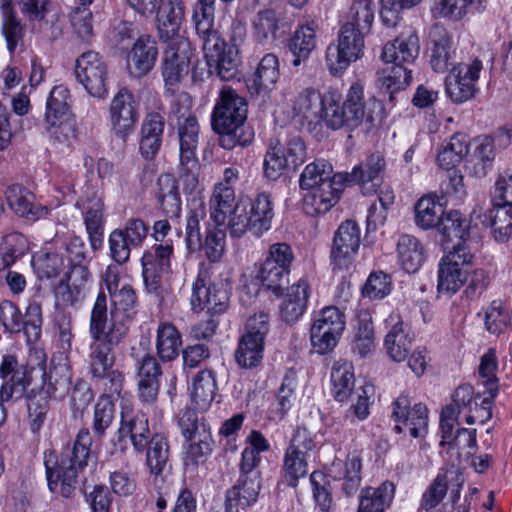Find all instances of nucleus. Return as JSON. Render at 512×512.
<instances>
[{"mask_svg": "<svg viewBox=\"0 0 512 512\" xmlns=\"http://www.w3.org/2000/svg\"><path fill=\"white\" fill-rule=\"evenodd\" d=\"M70 113L69 90L62 86H55L47 99L45 121L68 118Z\"/></svg>", "mask_w": 512, "mask_h": 512, "instance_id": "obj_60", "label": "nucleus"}, {"mask_svg": "<svg viewBox=\"0 0 512 512\" xmlns=\"http://www.w3.org/2000/svg\"><path fill=\"white\" fill-rule=\"evenodd\" d=\"M264 342L243 335L235 352L237 364L246 369H251L260 364L263 358Z\"/></svg>", "mask_w": 512, "mask_h": 512, "instance_id": "obj_58", "label": "nucleus"}, {"mask_svg": "<svg viewBox=\"0 0 512 512\" xmlns=\"http://www.w3.org/2000/svg\"><path fill=\"white\" fill-rule=\"evenodd\" d=\"M155 12L157 29L163 41L180 36L179 29L185 14L183 0H159Z\"/></svg>", "mask_w": 512, "mask_h": 512, "instance_id": "obj_29", "label": "nucleus"}, {"mask_svg": "<svg viewBox=\"0 0 512 512\" xmlns=\"http://www.w3.org/2000/svg\"><path fill=\"white\" fill-rule=\"evenodd\" d=\"M360 228L353 220L344 221L337 229L331 249V260L339 269L348 268L360 247Z\"/></svg>", "mask_w": 512, "mask_h": 512, "instance_id": "obj_20", "label": "nucleus"}, {"mask_svg": "<svg viewBox=\"0 0 512 512\" xmlns=\"http://www.w3.org/2000/svg\"><path fill=\"white\" fill-rule=\"evenodd\" d=\"M489 223L496 241L506 242L512 236V206L494 203L483 223Z\"/></svg>", "mask_w": 512, "mask_h": 512, "instance_id": "obj_52", "label": "nucleus"}, {"mask_svg": "<svg viewBox=\"0 0 512 512\" xmlns=\"http://www.w3.org/2000/svg\"><path fill=\"white\" fill-rule=\"evenodd\" d=\"M391 417L396 423L394 431L402 433L408 430L413 438L424 437L428 432V409L423 403L411 407L408 394L401 393L391 404Z\"/></svg>", "mask_w": 512, "mask_h": 512, "instance_id": "obj_13", "label": "nucleus"}, {"mask_svg": "<svg viewBox=\"0 0 512 512\" xmlns=\"http://www.w3.org/2000/svg\"><path fill=\"white\" fill-rule=\"evenodd\" d=\"M311 328H320L321 331L332 332L334 335L341 336L345 328V316L335 306L325 307L314 320Z\"/></svg>", "mask_w": 512, "mask_h": 512, "instance_id": "obj_64", "label": "nucleus"}, {"mask_svg": "<svg viewBox=\"0 0 512 512\" xmlns=\"http://www.w3.org/2000/svg\"><path fill=\"white\" fill-rule=\"evenodd\" d=\"M206 219V207L200 200H192L186 219L185 241L188 250L196 251L202 247L200 223Z\"/></svg>", "mask_w": 512, "mask_h": 512, "instance_id": "obj_51", "label": "nucleus"}, {"mask_svg": "<svg viewBox=\"0 0 512 512\" xmlns=\"http://www.w3.org/2000/svg\"><path fill=\"white\" fill-rule=\"evenodd\" d=\"M135 367L140 400L148 404L154 403L159 393L162 376L160 364L154 356L145 354L136 359Z\"/></svg>", "mask_w": 512, "mask_h": 512, "instance_id": "obj_24", "label": "nucleus"}, {"mask_svg": "<svg viewBox=\"0 0 512 512\" xmlns=\"http://www.w3.org/2000/svg\"><path fill=\"white\" fill-rule=\"evenodd\" d=\"M385 323L389 328L384 339L386 353L393 361L402 362L412 348L413 339L409 334V327L398 313H391Z\"/></svg>", "mask_w": 512, "mask_h": 512, "instance_id": "obj_23", "label": "nucleus"}, {"mask_svg": "<svg viewBox=\"0 0 512 512\" xmlns=\"http://www.w3.org/2000/svg\"><path fill=\"white\" fill-rule=\"evenodd\" d=\"M364 33L351 25H343L336 44L332 43L326 50V65L333 75H341L352 62L363 54Z\"/></svg>", "mask_w": 512, "mask_h": 512, "instance_id": "obj_9", "label": "nucleus"}, {"mask_svg": "<svg viewBox=\"0 0 512 512\" xmlns=\"http://www.w3.org/2000/svg\"><path fill=\"white\" fill-rule=\"evenodd\" d=\"M217 383L214 373L205 369L197 373L193 380L192 400L200 408L208 407L215 399Z\"/></svg>", "mask_w": 512, "mask_h": 512, "instance_id": "obj_54", "label": "nucleus"}, {"mask_svg": "<svg viewBox=\"0 0 512 512\" xmlns=\"http://www.w3.org/2000/svg\"><path fill=\"white\" fill-rule=\"evenodd\" d=\"M374 349L375 336L372 319L367 313L360 314L357 318L352 350L360 357H366Z\"/></svg>", "mask_w": 512, "mask_h": 512, "instance_id": "obj_56", "label": "nucleus"}, {"mask_svg": "<svg viewBox=\"0 0 512 512\" xmlns=\"http://www.w3.org/2000/svg\"><path fill=\"white\" fill-rule=\"evenodd\" d=\"M157 200L163 213L177 218L181 212V197L178 182L171 174H162L157 180Z\"/></svg>", "mask_w": 512, "mask_h": 512, "instance_id": "obj_43", "label": "nucleus"}, {"mask_svg": "<svg viewBox=\"0 0 512 512\" xmlns=\"http://www.w3.org/2000/svg\"><path fill=\"white\" fill-rule=\"evenodd\" d=\"M280 21L279 14L272 9L259 11L253 23L256 39L259 42H264L270 38L275 40L280 28Z\"/></svg>", "mask_w": 512, "mask_h": 512, "instance_id": "obj_61", "label": "nucleus"}, {"mask_svg": "<svg viewBox=\"0 0 512 512\" xmlns=\"http://www.w3.org/2000/svg\"><path fill=\"white\" fill-rule=\"evenodd\" d=\"M209 73L216 74L221 80L229 81L238 74L240 59L235 46L229 45L219 32L199 37Z\"/></svg>", "mask_w": 512, "mask_h": 512, "instance_id": "obj_8", "label": "nucleus"}, {"mask_svg": "<svg viewBox=\"0 0 512 512\" xmlns=\"http://www.w3.org/2000/svg\"><path fill=\"white\" fill-rule=\"evenodd\" d=\"M33 368L20 363L16 356H3L0 365V377L3 384L0 389L2 401H9L14 394L22 395L31 384Z\"/></svg>", "mask_w": 512, "mask_h": 512, "instance_id": "obj_21", "label": "nucleus"}, {"mask_svg": "<svg viewBox=\"0 0 512 512\" xmlns=\"http://www.w3.org/2000/svg\"><path fill=\"white\" fill-rule=\"evenodd\" d=\"M327 92L323 95L314 88H305L292 100L293 116L309 127L325 122Z\"/></svg>", "mask_w": 512, "mask_h": 512, "instance_id": "obj_22", "label": "nucleus"}, {"mask_svg": "<svg viewBox=\"0 0 512 512\" xmlns=\"http://www.w3.org/2000/svg\"><path fill=\"white\" fill-rule=\"evenodd\" d=\"M279 75L278 57L274 53L265 54L260 59L253 76L247 80L250 94L267 96L276 84Z\"/></svg>", "mask_w": 512, "mask_h": 512, "instance_id": "obj_31", "label": "nucleus"}, {"mask_svg": "<svg viewBox=\"0 0 512 512\" xmlns=\"http://www.w3.org/2000/svg\"><path fill=\"white\" fill-rule=\"evenodd\" d=\"M419 38L415 33L401 34L393 41L387 42L382 50V59L386 63L393 64L389 71L384 72L380 79L381 88L389 94L390 100L393 94L405 89L412 80V70L409 68L419 55Z\"/></svg>", "mask_w": 512, "mask_h": 512, "instance_id": "obj_3", "label": "nucleus"}, {"mask_svg": "<svg viewBox=\"0 0 512 512\" xmlns=\"http://www.w3.org/2000/svg\"><path fill=\"white\" fill-rule=\"evenodd\" d=\"M437 230L441 235V241L445 244L466 245L470 236V220L458 210H450L442 216Z\"/></svg>", "mask_w": 512, "mask_h": 512, "instance_id": "obj_37", "label": "nucleus"}, {"mask_svg": "<svg viewBox=\"0 0 512 512\" xmlns=\"http://www.w3.org/2000/svg\"><path fill=\"white\" fill-rule=\"evenodd\" d=\"M473 254L466 245H453V250L444 256L438 269V290L456 293L467 280L468 266Z\"/></svg>", "mask_w": 512, "mask_h": 512, "instance_id": "obj_11", "label": "nucleus"}, {"mask_svg": "<svg viewBox=\"0 0 512 512\" xmlns=\"http://www.w3.org/2000/svg\"><path fill=\"white\" fill-rule=\"evenodd\" d=\"M100 325V321H94L91 327V338L93 341L89 347V373L92 378L101 376L105 371L114 367V350L120 344V338L124 331L120 327L112 329L110 334L104 335Z\"/></svg>", "mask_w": 512, "mask_h": 512, "instance_id": "obj_12", "label": "nucleus"}, {"mask_svg": "<svg viewBox=\"0 0 512 512\" xmlns=\"http://www.w3.org/2000/svg\"><path fill=\"white\" fill-rule=\"evenodd\" d=\"M374 20L372 0H357L351 5L345 25H351L366 34L370 31Z\"/></svg>", "mask_w": 512, "mask_h": 512, "instance_id": "obj_59", "label": "nucleus"}, {"mask_svg": "<svg viewBox=\"0 0 512 512\" xmlns=\"http://www.w3.org/2000/svg\"><path fill=\"white\" fill-rule=\"evenodd\" d=\"M464 484L463 474L458 469L439 473L422 495V510L429 511L437 507L450 490L452 504L460 499V492Z\"/></svg>", "mask_w": 512, "mask_h": 512, "instance_id": "obj_19", "label": "nucleus"}, {"mask_svg": "<svg viewBox=\"0 0 512 512\" xmlns=\"http://www.w3.org/2000/svg\"><path fill=\"white\" fill-rule=\"evenodd\" d=\"M185 438L183 463L186 470L195 471L204 464L212 452L213 438L211 428L203 418H199L192 409L184 410L178 420Z\"/></svg>", "mask_w": 512, "mask_h": 512, "instance_id": "obj_5", "label": "nucleus"}, {"mask_svg": "<svg viewBox=\"0 0 512 512\" xmlns=\"http://www.w3.org/2000/svg\"><path fill=\"white\" fill-rule=\"evenodd\" d=\"M415 223L422 229H430L438 226L444 215L443 206L431 196L420 198L414 207Z\"/></svg>", "mask_w": 512, "mask_h": 512, "instance_id": "obj_57", "label": "nucleus"}, {"mask_svg": "<svg viewBox=\"0 0 512 512\" xmlns=\"http://www.w3.org/2000/svg\"><path fill=\"white\" fill-rule=\"evenodd\" d=\"M498 368L497 357L494 349H489L480 360L478 374L480 377L479 384L485 388L486 392L498 393L499 381L496 377Z\"/></svg>", "mask_w": 512, "mask_h": 512, "instance_id": "obj_62", "label": "nucleus"}, {"mask_svg": "<svg viewBox=\"0 0 512 512\" xmlns=\"http://www.w3.org/2000/svg\"><path fill=\"white\" fill-rule=\"evenodd\" d=\"M395 486L390 481L379 487H366L359 496L358 512H384L394 498Z\"/></svg>", "mask_w": 512, "mask_h": 512, "instance_id": "obj_44", "label": "nucleus"}, {"mask_svg": "<svg viewBox=\"0 0 512 512\" xmlns=\"http://www.w3.org/2000/svg\"><path fill=\"white\" fill-rule=\"evenodd\" d=\"M120 424L122 425V431L128 433L134 449L139 453L144 452L148 440L153 435L149 428V420L146 413L134 409L131 404L124 402L121 406Z\"/></svg>", "mask_w": 512, "mask_h": 512, "instance_id": "obj_26", "label": "nucleus"}, {"mask_svg": "<svg viewBox=\"0 0 512 512\" xmlns=\"http://www.w3.org/2000/svg\"><path fill=\"white\" fill-rule=\"evenodd\" d=\"M309 285L305 280H299L288 288V292L279 306L282 321L287 324L296 323L307 309Z\"/></svg>", "mask_w": 512, "mask_h": 512, "instance_id": "obj_35", "label": "nucleus"}, {"mask_svg": "<svg viewBox=\"0 0 512 512\" xmlns=\"http://www.w3.org/2000/svg\"><path fill=\"white\" fill-rule=\"evenodd\" d=\"M314 446L311 433L306 428L298 427L284 454L283 478L288 486L296 487L298 480L308 473L307 455Z\"/></svg>", "mask_w": 512, "mask_h": 512, "instance_id": "obj_10", "label": "nucleus"}, {"mask_svg": "<svg viewBox=\"0 0 512 512\" xmlns=\"http://www.w3.org/2000/svg\"><path fill=\"white\" fill-rule=\"evenodd\" d=\"M234 188L217 184L210 198V217L218 227H226L231 233V220L235 211Z\"/></svg>", "mask_w": 512, "mask_h": 512, "instance_id": "obj_34", "label": "nucleus"}, {"mask_svg": "<svg viewBox=\"0 0 512 512\" xmlns=\"http://www.w3.org/2000/svg\"><path fill=\"white\" fill-rule=\"evenodd\" d=\"M397 255L403 270L415 273L425 260V249L415 236L403 234L397 242Z\"/></svg>", "mask_w": 512, "mask_h": 512, "instance_id": "obj_46", "label": "nucleus"}, {"mask_svg": "<svg viewBox=\"0 0 512 512\" xmlns=\"http://www.w3.org/2000/svg\"><path fill=\"white\" fill-rule=\"evenodd\" d=\"M386 159L383 153L376 151L356 165L351 172H343L344 184L360 185L364 195L377 193L383 183Z\"/></svg>", "mask_w": 512, "mask_h": 512, "instance_id": "obj_16", "label": "nucleus"}, {"mask_svg": "<svg viewBox=\"0 0 512 512\" xmlns=\"http://www.w3.org/2000/svg\"><path fill=\"white\" fill-rule=\"evenodd\" d=\"M332 394L339 401H346L354 392L355 376L351 362L340 360L331 371Z\"/></svg>", "mask_w": 512, "mask_h": 512, "instance_id": "obj_48", "label": "nucleus"}, {"mask_svg": "<svg viewBox=\"0 0 512 512\" xmlns=\"http://www.w3.org/2000/svg\"><path fill=\"white\" fill-rule=\"evenodd\" d=\"M51 395L36 385L26 391L27 421L32 433H38L47 420L51 409Z\"/></svg>", "mask_w": 512, "mask_h": 512, "instance_id": "obj_38", "label": "nucleus"}, {"mask_svg": "<svg viewBox=\"0 0 512 512\" xmlns=\"http://www.w3.org/2000/svg\"><path fill=\"white\" fill-rule=\"evenodd\" d=\"M92 437L87 428L80 429L72 447L67 446L60 456L53 451L44 452V465L49 490L71 497L77 487L79 473L91 457Z\"/></svg>", "mask_w": 512, "mask_h": 512, "instance_id": "obj_1", "label": "nucleus"}, {"mask_svg": "<svg viewBox=\"0 0 512 512\" xmlns=\"http://www.w3.org/2000/svg\"><path fill=\"white\" fill-rule=\"evenodd\" d=\"M84 223L92 249H100L103 245L104 231V203L101 199L97 198L89 201L84 213Z\"/></svg>", "mask_w": 512, "mask_h": 512, "instance_id": "obj_49", "label": "nucleus"}, {"mask_svg": "<svg viewBox=\"0 0 512 512\" xmlns=\"http://www.w3.org/2000/svg\"><path fill=\"white\" fill-rule=\"evenodd\" d=\"M6 201L10 209L20 217L30 221L47 214V209L35 203V197L28 189L19 184H13L6 189Z\"/></svg>", "mask_w": 512, "mask_h": 512, "instance_id": "obj_33", "label": "nucleus"}, {"mask_svg": "<svg viewBox=\"0 0 512 512\" xmlns=\"http://www.w3.org/2000/svg\"><path fill=\"white\" fill-rule=\"evenodd\" d=\"M261 490V479L240 475L236 484L225 493V512H240L256 503Z\"/></svg>", "mask_w": 512, "mask_h": 512, "instance_id": "obj_28", "label": "nucleus"}, {"mask_svg": "<svg viewBox=\"0 0 512 512\" xmlns=\"http://www.w3.org/2000/svg\"><path fill=\"white\" fill-rule=\"evenodd\" d=\"M318 26L314 21L300 25L294 32L289 42V49L294 59L292 65L299 66L306 61L316 47V30Z\"/></svg>", "mask_w": 512, "mask_h": 512, "instance_id": "obj_45", "label": "nucleus"}, {"mask_svg": "<svg viewBox=\"0 0 512 512\" xmlns=\"http://www.w3.org/2000/svg\"><path fill=\"white\" fill-rule=\"evenodd\" d=\"M138 117V106L133 94L126 88L120 89L110 105V120L116 137L125 141L134 131Z\"/></svg>", "mask_w": 512, "mask_h": 512, "instance_id": "obj_18", "label": "nucleus"}, {"mask_svg": "<svg viewBox=\"0 0 512 512\" xmlns=\"http://www.w3.org/2000/svg\"><path fill=\"white\" fill-rule=\"evenodd\" d=\"M75 75L91 96L103 98L107 95L108 69L99 53H82L76 60Z\"/></svg>", "mask_w": 512, "mask_h": 512, "instance_id": "obj_15", "label": "nucleus"}, {"mask_svg": "<svg viewBox=\"0 0 512 512\" xmlns=\"http://www.w3.org/2000/svg\"><path fill=\"white\" fill-rule=\"evenodd\" d=\"M167 42L163 53L162 76L168 90L174 91L182 79L188 74L191 58V45L187 38L176 36Z\"/></svg>", "mask_w": 512, "mask_h": 512, "instance_id": "obj_14", "label": "nucleus"}, {"mask_svg": "<svg viewBox=\"0 0 512 512\" xmlns=\"http://www.w3.org/2000/svg\"><path fill=\"white\" fill-rule=\"evenodd\" d=\"M344 184H329L328 182L303 195V210L307 215L317 216L328 212L340 199Z\"/></svg>", "mask_w": 512, "mask_h": 512, "instance_id": "obj_32", "label": "nucleus"}, {"mask_svg": "<svg viewBox=\"0 0 512 512\" xmlns=\"http://www.w3.org/2000/svg\"><path fill=\"white\" fill-rule=\"evenodd\" d=\"M468 151L467 136L456 133L442 146L437 155V161L442 168L449 171L462 161Z\"/></svg>", "mask_w": 512, "mask_h": 512, "instance_id": "obj_53", "label": "nucleus"}, {"mask_svg": "<svg viewBox=\"0 0 512 512\" xmlns=\"http://www.w3.org/2000/svg\"><path fill=\"white\" fill-rule=\"evenodd\" d=\"M481 69L482 62L478 59L471 64L453 66L445 79L446 93L452 102L461 104L474 97Z\"/></svg>", "mask_w": 512, "mask_h": 512, "instance_id": "obj_17", "label": "nucleus"}, {"mask_svg": "<svg viewBox=\"0 0 512 512\" xmlns=\"http://www.w3.org/2000/svg\"><path fill=\"white\" fill-rule=\"evenodd\" d=\"M100 321L101 325L100 327L103 330L104 335L110 334L112 332V329H118L122 327L124 329L121 338L120 343L124 340L126 337L129 326L131 323V315L125 314L124 312H121L119 309L112 310L110 312V318H108V310H107V297L106 294L103 291H100L97 295V298L95 300L94 306L91 311L90 315V323H89V333L91 334V327L93 322Z\"/></svg>", "mask_w": 512, "mask_h": 512, "instance_id": "obj_30", "label": "nucleus"}, {"mask_svg": "<svg viewBox=\"0 0 512 512\" xmlns=\"http://www.w3.org/2000/svg\"><path fill=\"white\" fill-rule=\"evenodd\" d=\"M1 32L5 38L7 49L13 54L23 42L25 27L14 8L13 0H1Z\"/></svg>", "mask_w": 512, "mask_h": 512, "instance_id": "obj_40", "label": "nucleus"}, {"mask_svg": "<svg viewBox=\"0 0 512 512\" xmlns=\"http://www.w3.org/2000/svg\"><path fill=\"white\" fill-rule=\"evenodd\" d=\"M274 206L271 195L258 193L254 198L239 200L231 220L232 238H240L246 232L260 237L271 228Z\"/></svg>", "mask_w": 512, "mask_h": 512, "instance_id": "obj_4", "label": "nucleus"}, {"mask_svg": "<svg viewBox=\"0 0 512 512\" xmlns=\"http://www.w3.org/2000/svg\"><path fill=\"white\" fill-rule=\"evenodd\" d=\"M361 459L357 455L348 456L346 461L332 463L330 474L335 480H342V491L346 496L354 495L361 484Z\"/></svg>", "mask_w": 512, "mask_h": 512, "instance_id": "obj_41", "label": "nucleus"}, {"mask_svg": "<svg viewBox=\"0 0 512 512\" xmlns=\"http://www.w3.org/2000/svg\"><path fill=\"white\" fill-rule=\"evenodd\" d=\"M72 384V371L67 362H55L53 358L50 362L49 371L43 370L41 374V383L36 385L43 388L54 398H63L69 392Z\"/></svg>", "mask_w": 512, "mask_h": 512, "instance_id": "obj_36", "label": "nucleus"}, {"mask_svg": "<svg viewBox=\"0 0 512 512\" xmlns=\"http://www.w3.org/2000/svg\"><path fill=\"white\" fill-rule=\"evenodd\" d=\"M0 323L6 332H23L28 343H35L42 332V306L36 301L30 302L23 315L16 304L4 300L0 303Z\"/></svg>", "mask_w": 512, "mask_h": 512, "instance_id": "obj_7", "label": "nucleus"}, {"mask_svg": "<svg viewBox=\"0 0 512 512\" xmlns=\"http://www.w3.org/2000/svg\"><path fill=\"white\" fill-rule=\"evenodd\" d=\"M326 104H328L325 118L327 127L333 130L342 128L354 130L360 126L365 115L363 85L358 82L353 83L342 102L335 92H327Z\"/></svg>", "mask_w": 512, "mask_h": 512, "instance_id": "obj_6", "label": "nucleus"}, {"mask_svg": "<svg viewBox=\"0 0 512 512\" xmlns=\"http://www.w3.org/2000/svg\"><path fill=\"white\" fill-rule=\"evenodd\" d=\"M248 105L246 99L230 87H223L212 112V127L219 135V145L227 150L247 146L253 131L245 126Z\"/></svg>", "mask_w": 512, "mask_h": 512, "instance_id": "obj_2", "label": "nucleus"}, {"mask_svg": "<svg viewBox=\"0 0 512 512\" xmlns=\"http://www.w3.org/2000/svg\"><path fill=\"white\" fill-rule=\"evenodd\" d=\"M333 169L331 164L325 160H316L308 164L302 171L299 179V186L301 190H313L318 188L325 182L337 185L344 184L343 172L332 174Z\"/></svg>", "mask_w": 512, "mask_h": 512, "instance_id": "obj_39", "label": "nucleus"}, {"mask_svg": "<svg viewBox=\"0 0 512 512\" xmlns=\"http://www.w3.org/2000/svg\"><path fill=\"white\" fill-rule=\"evenodd\" d=\"M430 65L437 73H444L454 64V50L449 32L440 24L429 31Z\"/></svg>", "mask_w": 512, "mask_h": 512, "instance_id": "obj_27", "label": "nucleus"}, {"mask_svg": "<svg viewBox=\"0 0 512 512\" xmlns=\"http://www.w3.org/2000/svg\"><path fill=\"white\" fill-rule=\"evenodd\" d=\"M182 346L181 334L170 323H161L157 329L156 349L164 362L172 361L179 355Z\"/></svg>", "mask_w": 512, "mask_h": 512, "instance_id": "obj_50", "label": "nucleus"}, {"mask_svg": "<svg viewBox=\"0 0 512 512\" xmlns=\"http://www.w3.org/2000/svg\"><path fill=\"white\" fill-rule=\"evenodd\" d=\"M144 452L149 472L155 476L161 475L168 465L170 456L168 438L163 433H153Z\"/></svg>", "mask_w": 512, "mask_h": 512, "instance_id": "obj_47", "label": "nucleus"}, {"mask_svg": "<svg viewBox=\"0 0 512 512\" xmlns=\"http://www.w3.org/2000/svg\"><path fill=\"white\" fill-rule=\"evenodd\" d=\"M157 55L156 41L149 35L141 36L131 52L129 63L131 72L137 77L146 75L153 68Z\"/></svg>", "mask_w": 512, "mask_h": 512, "instance_id": "obj_42", "label": "nucleus"}, {"mask_svg": "<svg viewBox=\"0 0 512 512\" xmlns=\"http://www.w3.org/2000/svg\"><path fill=\"white\" fill-rule=\"evenodd\" d=\"M215 0H198L193 14L195 29L199 37L219 32L214 27Z\"/></svg>", "mask_w": 512, "mask_h": 512, "instance_id": "obj_63", "label": "nucleus"}, {"mask_svg": "<svg viewBox=\"0 0 512 512\" xmlns=\"http://www.w3.org/2000/svg\"><path fill=\"white\" fill-rule=\"evenodd\" d=\"M187 110L188 106L185 108V111L181 113V117L178 118L177 134L179 139L180 164L182 167L190 168L198 165L196 151L199 141L200 126L194 115L189 114L185 117Z\"/></svg>", "mask_w": 512, "mask_h": 512, "instance_id": "obj_25", "label": "nucleus"}, {"mask_svg": "<svg viewBox=\"0 0 512 512\" xmlns=\"http://www.w3.org/2000/svg\"><path fill=\"white\" fill-rule=\"evenodd\" d=\"M289 274L290 270L264 260L259 267L257 278L267 290L272 291L276 296H280L289 283Z\"/></svg>", "mask_w": 512, "mask_h": 512, "instance_id": "obj_55", "label": "nucleus"}]
</instances>
